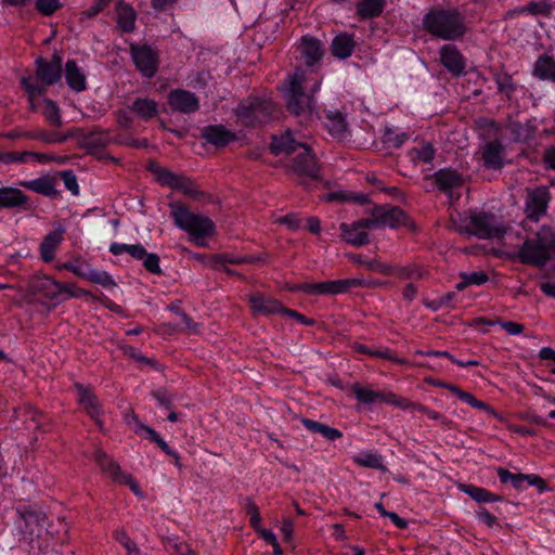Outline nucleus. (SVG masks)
Instances as JSON below:
<instances>
[{"label":"nucleus","mask_w":555,"mask_h":555,"mask_svg":"<svg viewBox=\"0 0 555 555\" xmlns=\"http://www.w3.org/2000/svg\"><path fill=\"white\" fill-rule=\"evenodd\" d=\"M321 81L314 69L297 68L287 77L282 89L287 108L302 125L309 126L318 117L313 94L320 89Z\"/></svg>","instance_id":"1"},{"label":"nucleus","mask_w":555,"mask_h":555,"mask_svg":"<svg viewBox=\"0 0 555 555\" xmlns=\"http://www.w3.org/2000/svg\"><path fill=\"white\" fill-rule=\"evenodd\" d=\"M270 149L273 154L284 153L291 157L288 168L300 183H304V178L318 179L319 165L311 147L297 142L292 131L287 130L280 137H273Z\"/></svg>","instance_id":"2"},{"label":"nucleus","mask_w":555,"mask_h":555,"mask_svg":"<svg viewBox=\"0 0 555 555\" xmlns=\"http://www.w3.org/2000/svg\"><path fill=\"white\" fill-rule=\"evenodd\" d=\"M423 27L442 40H457L466 33L464 16L456 9H430L423 17Z\"/></svg>","instance_id":"3"},{"label":"nucleus","mask_w":555,"mask_h":555,"mask_svg":"<svg viewBox=\"0 0 555 555\" xmlns=\"http://www.w3.org/2000/svg\"><path fill=\"white\" fill-rule=\"evenodd\" d=\"M169 207L175 224L188 232L197 246H206L205 238L215 231L214 222L207 217L191 212L181 204H170Z\"/></svg>","instance_id":"4"},{"label":"nucleus","mask_w":555,"mask_h":555,"mask_svg":"<svg viewBox=\"0 0 555 555\" xmlns=\"http://www.w3.org/2000/svg\"><path fill=\"white\" fill-rule=\"evenodd\" d=\"M521 262L542 267L548 259L555 257V232L543 227L534 238L527 240L519 249Z\"/></svg>","instance_id":"5"},{"label":"nucleus","mask_w":555,"mask_h":555,"mask_svg":"<svg viewBox=\"0 0 555 555\" xmlns=\"http://www.w3.org/2000/svg\"><path fill=\"white\" fill-rule=\"evenodd\" d=\"M27 289L39 297L50 300H63L78 297L82 291L74 284H62L43 274L33 275L27 282Z\"/></svg>","instance_id":"6"},{"label":"nucleus","mask_w":555,"mask_h":555,"mask_svg":"<svg viewBox=\"0 0 555 555\" xmlns=\"http://www.w3.org/2000/svg\"><path fill=\"white\" fill-rule=\"evenodd\" d=\"M275 111V105L270 100L248 98L242 101L235 109L240 121L248 127L266 122Z\"/></svg>","instance_id":"7"},{"label":"nucleus","mask_w":555,"mask_h":555,"mask_svg":"<svg viewBox=\"0 0 555 555\" xmlns=\"http://www.w3.org/2000/svg\"><path fill=\"white\" fill-rule=\"evenodd\" d=\"M372 230L377 228L397 229L406 224L408 216L402 209L396 206H376L367 217Z\"/></svg>","instance_id":"8"},{"label":"nucleus","mask_w":555,"mask_h":555,"mask_svg":"<svg viewBox=\"0 0 555 555\" xmlns=\"http://www.w3.org/2000/svg\"><path fill=\"white\" fill-rule=\"evenodd\" d=\"M22 83L27 90L29 102L33 108H38L41 111L43 116L53 125L56 127L62 126V119L60 115V108L56 105L55 102H53L50 99H42L41 101L37 102V98H39L43 89L41 87H38L37 85L33 83L30 79L23 78Z\"/></svg>","instance_id":"9"},{"label":"nucleus","mask_w":555,"mask_h":555,"mask_svg":"<svg viewBox=\"0 0 555 555\" xmlns=\"http://www.w3.org/2000/svg\"><path fill=\"white\" fill-rule=\"evenodd\" d=\"M61 268L70 271L78 278L99 284L105 288H113L116 286V282L106 271L93 269L89 263L80 258L75 261L65 262Z\"/></svg>","instance_id":"10"},{"label":"nucleus","mask_w":555,"mask_h":555,"mask_svg":"<svg viewBox=\"0 0 555 555\" xmlns=\"http://www.w3.org/2000/svg\"><path fill=\"white\" fill-rule=\"evenodd\" d=\"M94 460L100 466L101 470L109 476L115 482L119 485H127L134 494H141L140 486L133 479V477L130 474L124 473L120 466L115 461L109 459L105 452L98 450L94 453Z\"/></svg>","instance_id":"11"},{"label":"nucleus","mask_w":555,"mask_h":555,"mask_svg":"<svg viewBox=\"0 0 555 555\" xmlns=\"http://www.w3.org/2000/svg\"><path fill=\"white\" fill-rule=\"evenodd\" d=\"M94 460L100 466L101 470L109 476L115 482L119 485H127L134 494H141L140 486L133 479V477L130 474L124 473L120 466L115 461L109 459L105 452L98 450L94 453Z\"/></svg>","instance_id":"12"},{"label":"nucleus","mask_w":555,"mask_h":555,"mask_svg":"<svg viewBox=\"0 0 555 555\" xmlns=\"http://www.w3.org/2000/svg\"><path fill=\"white\" fill-rule=\"evenodd\" d=\"M16 513L24 521L21 533L25 540H33L35 534L39 535V529L48 525V517L43 511L37 506L25 505L17 507Z\"/></svg>","instance_id":"13"},{"label":"nucleus","mask_w":555,"mask_h":555,"mask_svg":"<svg viewBox=\"0 0 555 555\" xmlns=\"http://www.w3.org/2000/svg\"><path fill=\"white\" fill-rule=\"evenodd\" d=\"M364 284L365 283L362 279H341L305 284L304 291L314 295H337L344 294L351 288L360 287Z\"/></svg>","instance_id":"14"},{"label":"nucleus","mask_w":555,"mask_h":555,"mask_svg":"<svg viewBox=\"0 0 555 555\" xmlns=\"http://www.w3.org/2000/svg\"><path fill=\"white\" fill-rule=\"evenodd\" d=\"M132 60L138 70L145 77H153L158 68V54L149 46H132Z\"/></svg>","instance_id":"15"},{"label":"nucleus","mask_w":555,"mask_h":555,"mask_svg":"<svg viewBox=\"0 0 555 555\" xmlns=\"http://www.w3.org/2000/svg\"><path fill=\"white\" fill-rule=\"evenodd\" d=\"M550 202V192L545 186H539L528 192L526 199L527 218L538 221L545 215Z\"/></svg>","instance_id":"16"},{"label":"nucleus","mask_w":555,"mask_h":555,"mask_svg":"<svg viewBox=\"0 0 555 555\" xmlns=\"http://www.w3.org/2000/svg\"><path fill=\"white\" fill-rule=\"evenodd\" d=\"M367 218H363L353 223H341V236L345 242L352 246H363L369 243V235L366 230H372L371 225L366 224Z\"/></svg>","instance_id":"17"},{"label":"nucleus","mask_w":555,"mask_h":555,"mask_svg":"<svg viewBox=\"0 0 555 555\" xmlns=\"http://www.w3.org/2000/svg\"><path fill=\"white\" fill-rule=\"evenodd\" d=\"M351 391L356 399L364 404L385 402L395 406L398 395L391 391H376L370 387H363L359 383L351 385Z\"/></svg>","instance_id":"18"},{"label":"nucleus","mask_w":555,"mask_h":555,"mask_svg":"<svg viewBox=\"0 0 555 555\" xmlns=\"http://www.w3.org/2000/svg\"><path fill=\"white\" fill-rule=\"evenodd\" d=\"M168 104L172 111L183 114L194 113L199 107L197 96L194 93L182 89H177L169 93Z\"/></svg>","instance_id":"19"},{"label":"nucleus","mask_w":555,"mask_h":555,"mask_svg":"<svg viewBox=\"0 0 555 555\" xmlns=\"http://www.w3.org/2000/svg\"><path fill=\"white\" fill-rule=\"evenodd\" d=\"M36 65L37 78L44 85H53L61 78L62 59L57 54H54L50 61L38 59Z\"/></svg>","instance_id":"20"},{"label":"nucleus","mask_w":555,"mask_h":555,"mask_svg":"<svg viewBox=\"0 0 555 555\" xmlns=\"http://www.w3.org/2000/svg\"><path fill=\"white\" fill-rule=\"evenodd\" d=\"M440 62L449 73L460 76L465 70V60L453 44H444L440 49Z\"/></svg>","instance_id":"21"},{"label":"nucleus","mask_w":555,"mask_h":555,"mask_svg":"<svg viewBox=\"0 0 555 555\" xmlns=\"http://www.w3.org/2000/svg\"><path fill=\"white\" fill-rule=\"evenodd\" d=\"M431 178L434 179L437 188L444 193L457 190L464 184L463 176L451 168L439 169L431 176Z\"/></svg>","instance_id":"22"},{"label":"nucleus","mask_w":555,"mask_h":555,"mask_svg":"<svg viewBox=\"0 0 555 555\" xmlns=\"http://www.w3.org/2000/svg\"><path fill=\"white\" fill-rule=\"evenodd\" d=\"M64 233L65 229L59 225L54 231L43 237L39 251L44 262H51L54 259L55 253L64 240Z\"/></svg>","instance_id":"23"},{"label":"nucleus","mask_w":555,"mask_h":555,"mask_svg":"<svg viewBox=\"0 0 555 555\" xmlns=\"http://www.w3.org/2000/svg\"><path fill=\"white\" fill-rule=\"evenodd\" d=\"M324 126L328 133L338 140L347 137L348 124L345 116L338 111L328 109L324 112Z\"/></svg>","instance_id":"24"},{"label":"nucleus","mask_w":555,"mask_h":555,"mask_svg":"<svg viewBox=\"0 0 555 555\" xmlns=\"http://www.w3.org/2000/svg\"><path fill=\"white\" fill-rule=\"evenodd\" d=\"M75 388L79 395V403L86 409L88 414L98 423H101L100 416L102 414L101 404L96 396L87 387L81 384H76Z\"/></svg>","instance_id":"25"},{"label":"nucleus","mask_w":555,"mask_h":555,"mask_svg":"<svg viewBox=\"0 0 555 555\" xmlns=\"http://www.w3.org/2000/svg\"><path fill=\"white\" fill-rule=\"evenodd\" d=\"M29 197L20 189L0 188V208H28Z\"/></svg>","instance_id":"26"},{"label":"nucleus","mask_w":555,"mask_h":555,"mask_svg":"<svg viewBox=\"0 0 555 555\" xmlns=\"http://www.w3.org/2000/svg\"><path fill=\"white\" fill-rule=\"evenodd\" d=\"M203 137L208 143L218 147L225 146L236 139L235 133L228 130L222 125L205 127L203 130Z\"/></svg>","instance_id":"27"},{"label":"nucleus","mask_w":555,"mask_h":555,"mask_svg":"<svg viewBox=\"0 0 555 555\" xmlns=\"http://www.w3.org/2000/svg\"><path fill=\"white\" fill-rule=\"evenodd\" d=\"M128 254L132 258L141 260L149 272L154 274L160 273L159 257L154 253L149 254L143 245L130 244Z\"/></svg>","instance_id":"28"},{"label":"nucleus","mask_w":555,"mask_h":555,"mask_svg":"<svg viewBox=\"0 0 555 555\" xmlns=\"http://www.w3.org/2000/svg\"><path fill=\"white\" fill-rule=\"evenodd\" d=\"M299 50H300L301 56L305 60V63L309 67H311L315 63H318L323 55L321 42L311 37H304L301 39Z\"/></svg>","instance_id":"29"},{"label":"nucleus","mask_w":555,"mask_h":555,"mask_svg":"<svg viewBox=\"0 0 555 555\" xmlns=\"http://www.w3.org/2000/svg\"><path fill=\"white\" fill-rule=\"evenodd\" d=\"M436 150L430 142L421 141L408 151V157L414 165L431 164Z\"/></svg>","instance_id":"30"},{"label":"nucleus","mask_w":555,"mask_h":555,"mask_svg":"<svg viewBox=\"0 0 555 555\" xmlns=\"http://www.w3.org/2000/svg\"><path fill=\"white\" fill-rule=\"evenodd\" d=\"M20 185L44 196H55L59 192L55 182L49 177L37 178L28 181H21Z\"/></svg>","instance_id":"31"},{"label":"nucleus","mask_w":555,"mask_h":555,"mask_svg":"<svg viewBox=\"0 0 555 555\" xmlns=\"http://www.w3.org/2000/svg\"><path fill=\"white\" fill-rule=\"evenodd\" d=\"M65 79L67 85L76 92L86 89V76L77 66L75 61H67L65 64Z\"/></svg>","instance_id":"32"},{"label":"nucleus","mask_w":555,"mask_h":555,"mask_svg":"<svg viewBox=\"0 0 555 555\" xmlns=\"http://www.w3.org/2000/svg\"><path fill=\"white\" fill-rule=\"evenodd\" d=\"M116 15L117 25L124 33H130L134 29L137 14L129 4L118 2Z\"/></svg>","instance_id":"33"},{"label":"nucleus","mask_w":555,"mask_h":555,"mask_svg":"<svg viewBox=\"0 0 555 555\" xmlns=\"http://www.w3.org/2000/svg\"><path fill=\"white\" fill-rule=\"evenodd\" d=\"M464 224L460 225V232L468 235H474L479 238L486 237V216L483 215H472L467 217Z\"/></svg>","instance_id":"34"},{"label":"nucleus","mask_w":555,"mask_h":555,"mask_svg":"<svg viewBox=\"0 0 555 555\" xmlns=\"http://www.w3.org/2000/svg\"><path fill=\"white\" fill-rule=\"evenodd\" d=\"M249 301L250 308L255 312H294L291 309L283 308L279 301L261 295L251 296Z\"/></svg>","instance_id":"35"},{"label":"nucleus","mask_w":555,"mask_h":555,"mask_svg":"<svg viewBox=\"0 0 555 555\" xmlns=\"http://www.w3.org/2000/svg\"><path fill=\"white\" fill-rule=\"evenodd\" d=\"M301 423L307 430L310 433L320 434L328 441H335L343 437V433L340 430L330 427L326 424L310 418H302Z\"/></svg>","instance_id":"36"},{"label":"nucleus","mask_w":555,"mask_h":555,"mask_svg":"<svg viewBox=\"0 0 555 555\" xmlns=\"http://www.w3.org/2000/svg\"><path fill=\"white\" fill-rule=\"evenodd\" d=\"M386 5V0H360L356 9L357 14L362 20H369L378 16Z\"/></svg>","instance_id":"37"},{"label":"nucleus","mask_w":555,"mask_h":555,"mask_svg":"<svg viewBox=\"0 0 555 555\" xmlns=\"http://www.w3.org/2000/svg\"><path fill=\"white\" fill-rule=\"evenodd\" d=\"M488 244L493 241H498L503 243L504 245H508L506 242L507 238L512 237V233L508 231L506 227H503L501 224H494L493 222H490L488 220ZM490 253V249L488 248V254ZM491 253L494 255H502L504 251L500 248H491Z\"/></svg>","instance_id":"38"},{"label":"nucleus","mask_w":555,"mask_h":555,"mask_svg":"<svg viewBox=\"0 0 555 555\" xmlns=\"http://www.w3.org/2000/svg\"><path fill=\"white\" fill-rule=\"evenodd\" d=\"M354 49V41L350 35H337L332 42V52L338 59H346L351 55Z\"/></svg>","instance_id":"39"},{"label":"nucleus","mask_w":555,"mask_h":555,"mask_svg":"<svg viewBox=\"0 0 555 555\" xmlns=\"http://www.w3.org/2000/svg\"><path fill=\"white\" fill-rule=\"evenodd\" d=\"M533 75L543 80L555 81V61L548 55L540 56L533 68Z\"/></svg>","instance_id":"40"},{"label":"nucleus","mask_w":555,"mask_h":555,"mask_svg":"<svg viewBox=\"0 0 555 555\" xmlns=\"http://www.w3.org/2000/svg\"><path fill=\"white\" fill-rule=\"evenodd\" d=\"M130 109L134 112L142 119H151L157 115V103L152 99H137Z\"/></svg>","instance_id":"41"},{"label":"nucleus","mask_w":555,"mask_h":555,"mask_svg":"<svg viewBox=\"0 0 555 555\" xmlns=\"http://www.w3.org/2000/svg\"><path fill=\"white\" fill-rule=\"evenodd\" d=\"M512 485L515 489L518 490H525L531 486L537 487L540 492H543L546 489L545 481L534 474H514Z\"/></svg>","instance_id":"42"},{"label":"nucleus","mask_w":555,"mask_h":555,"mask_svg":"<svg viewBox=\"0 0 555 555\" xmlns=\"http://www.w3.org/2000/svg\"><path fill=\"white\" fill-rule=\"evenodd\" d=\"M352 349L357 352L369 354V356L375 357V358L386 359V360H389V361L398 363V364L406 363V361L404 359L396 357L389 348L374 350V349L369 348L365 345L354 343L352 345Z\"/></svg>","instance_id":"43"},{"label":"nucleus","mask_w":555,"mask_h":555,"mask_svg":"<svg viewBox=\"0 0 555 555\" xmlns=\"http://www.w3.org/2000/svg\"><path fill=\"white\" fill-rule=\"evenodd\" d=\"M353 462L361 466L366 468H374L378 469L380 472H386L387 468L383 463V457L376 453H373L371 451L363 452L359 455L353 456Z\"/></svg>","instance_id":"44"},{"label":"nucleus","mask_w":555,"mask_h":555,"mask_svg":"<svg viewBox=\"0 0 555 555\" xmlns=\"http://www.w3.org/2000/svg\"><path fill=\"white\" fill-rule=\"evenodd\" d=\"M552 12V5L547 1H540V2H529L526 5L519 7L515 9L514 11H511L508 14H532V15H543L548 16Z\"/></svg>","instance_id":"45"},{"label":"nucleus","mask_w":555,"mask_h":555,"mask_svg":"<svg viewBox=\"0 0 555 555\" xmlns=\"http://www.w3.org/2000/svg\"><path fill=\"white\" fill-rule=\"evenodd\" d=\"M388 269L389 270L385 272V274L395 275L401 280L421 279L423 276L422 270L415 264L405 267L388 264Z\"/></svg>","instance_id":"46"},{"label":"nucleus","mask_w":555,"mask_h":555,"mask_svg":"<svg viewBox=\"0 0 555 555\" xmlns=\"http://www.w3.org/2000/svg\"><path fill=\"white\" fill-rule=\"evenodd\" d=\"M178 190L192 198H198L202 192L197 189V185L189 177L184 175H178L176 181L171 188Z\"/></svg>","instance_id":"47"},{"label":"nucleus","mask_w":555,"mask_h":555,"mask_svg":"<svg viewBox=\"0 0 555 555\" xmlns=\"http://www.w3.org/2000/svg\"><path fill=\"white\" fill-rule=\"evenodd\" d=\"M149 170L155 176L158 183L172 188L176 178L179 173H175L165 167H160L158 164H151Z\"/></svg>","instance_id":"48"},{"label":"nucleus","mask_w":555,"mask_h":555,"mask_svg":"<svg viewBox=\"0 0 555 555\" xmlns=\"http://www.w3.org/2000/svg\"><path fill=\"white\" fill-rule=\"evenodd\" d=\"M504 164L503 146L499 142L488 144V168L500 169Z\"/></svg>","instance_id":"49"},{"label":"nucleus","mask_w":555,"mask_h":555,"mask_svg":"<svg viewBox=\"0 0 555 555\" xmlns=\"http://www.w3.org/2000/svg\"><path fill=\"white\" fill-rule=\"evenodd\" d=\"M408 139V134L405 132H398L392 128L386 127L383 133V142L388 147L398 149Z\"/></svg>","instance_id":"50"},{"label":"nucleus","mask_w":555,"mask_h":555,"mask_svg":"<svg viewBox=\"0 0 555 555\" xmlns=\"http://www.w3.org/2000/svg\"><path fill=\"white\" fill-rule=\"evenodd\" d=\"M350 259L358 264L364 266L366 269L373 272L385 274V272L389 270L388 263H384L378 259L365 260L361 255H353L350 257Z\"/></svg>","instance_id":"51"},{"label":"nucleus","mask_w":555,"mask_h":555,"mask_svg":"<svg viewBox=\"0 0 555 555\" xmlns=\"http://www.w3.org/2000/svg\"><path fill=\"white\" fill-rule=\"evenodd\" d=\"M483 283H486L483 272L464 273L461 275V282L456 284V288L461 291L469 285H482Z\"/></svg>","instance_id":"52"},{"label":"nucleus","mask_w":555,"mask_h":555,"mask_svg":"<svg viewBox=\"0 0 555 555\" xmlns=\"http://www.w3.org/2000/svg\"><path fill=\"white\" fill-rule=\"evenodd\" d=\"M395 406H397V408H399L401 410L416 411V412L422 413L424 415H427V413L429 411V408L423 405L422 403L413 402V401L409 400L408 398H403V397H400V396L397 397V400L395 402Z\"/></svg>","instance_id":"53"},{"label":"nucleus","mask_w":555,"mask_h":555,"mask_svg":"<svg viewBox=\"0 0 555 555\" xmlns=\"http://www.w3.org/2000/svg\"><path fill=\"white\" fill-rule=\"evenodd\" d=\"M496 83L500 92L511 96V94L515 91L516 86L513 82V79L507 74H500L496 76Z\"/></svg>","instance_id":"54"},{"label":"nucleus","mask_w":555,"mask_h":555,"mask_svg":"<svg viewBox=\"0 0 555 555\" xmlns=\"http://www.w3.org/2000/svg\"><path fill=\"white\" fill-rule=\"evenodd\" d=\"M459 489L464 493L468 494L476 502H486V490H483L482 488H478L473 485L460 483Z\"/></svg>","instance_id":"55"},{"label":"nucleus","mask_w":555,"mask_h":555,"mask_svg":"<svg viewBox=\"0 0 555 555\" xmlns=\"http://www.w3.org/2000/svg\"><path fill=\"white\" fill-rule=\"evenodd\" d=\"M116 540L127 550L128 555H140L137 543L125 531L116 532Z\"/></svg>","instance_id":"56"},{"label":"nucleus","mask_w":555,"mask_h":555,"mask_svg":"<svg viewBox=\"0 0 555 555\" xmlns=\"http://www.w3.org/2000/svg\"><path fill=\"white\" fill-rule=\"evenodd\" d=\"M36 8L40 13L48 16L60 8V2L59 0H37Z\"/></svg>","instance_id":"57"},{"label":"nucleus","mask_w":555,"mask_h":555,"mask_svg":"<svg viewBox=\"0 0 555 555\" xmlns=\"http://www.w3.org/2000/svg\"><path fill=\"white\" fill-rule=\"evenodd\" d=\"M62 179L64 182L65 188L70 191L74 195H77L79 193V185L76 179V176L73 173V171L66 170L62 173Z\"/></svg>","instance_id":"58"},{"label":"nucleus","mask_w":555,"mask_h":555,"mask_svg":"<svg viewBox=\"0 0 555 555\" xmlns=\"http://www.w3.org/2000/svg\"><path fill=\"white\" fill-rule=\"evenodd\" d=\"M247 513L248 515L250 516L249 518V521H250V525L251 527L255 529V530H258L260 527V521H261V516H260V512H259V508L258 506L249 501L248 502V505H247Z\"/></svg>","instance_id":"59"},{"label":"nucleus","mask_w":555,"mask_h":555,"mask_svg":"<svg viewBox=\"0 0 555 555\" xmlns=\"http://www.w3.org/2000/svg\"><path fill=\"white\" fill-rule=\"evenodd\" d=\"M3 163H26L28 159V152H7L0 156Z\"/></svg>","instance_id":"60"},{"label":"nucleus","mask_w":555,"mask_h":555,"mask_svg":"<svg viewBox=\"0 0 555 555\" xmlns=\"http://www.w3.org/2000/svg\"><path fill=\"white\" fill-rule=\"evenodd\" d=\"M434 357H444V358H448L450 361H452L453 363H455L459 366H475V365H479L480 364V362L477 361V360H467V361L457 360L449 351L436 350L435 353H434Z\"/></svg>","instance_id":"61"},{"label":"nucleus","mask_w":555,"mask_h":555,"mask_svg":"<svg viewBox=\"0 0 555 555\" xmlns=\"http://www.w3.org/2000/svg\"><path fill=\"white\" fill-rule=\"evenodd\" d=\"M153 397L157 400V402L166 408V409H170L171 408V404H172V396L169 395L167 391L165 390H156V391H153Z\"/></svg>","instance_id":"62"},{"label":"nucleus","mask_w":555,"mask_h":555,"mask_svg":"<svg viewBox=\"0 0 555 555\" xmlns=\"http://www.w3.org/2000/svg\"><path fill=\"white\" fill-rule=\"evenodd\" d=\"M109 0H96L91 7H89L83 14L87 17H93L106 8Z\"/></svg>","instance_id":"63"},{"label":"nucleus","mask_w":555,"mask_h":555,"mask_svg":"<svg viewBox=\"0 0 555 555\" xmlns=\"http://www.w3.org/2000/svg\"><path fill=\"white\" fill-rule=\"evenodd\" d=\"M543 162L547 169L555 171V146H548L543 153Z\"/></svg>","instance_id":"64"}]
</instances>
